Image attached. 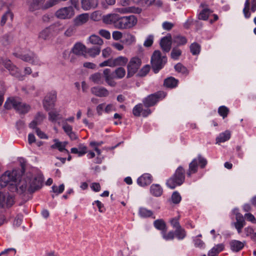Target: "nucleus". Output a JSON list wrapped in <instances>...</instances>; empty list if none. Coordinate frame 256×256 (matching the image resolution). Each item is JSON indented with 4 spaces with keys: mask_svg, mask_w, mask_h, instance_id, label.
<instances>
[{
    "mask_svg": "<svg viewBox=\"0 0 256 256\" xmlns=\"http://www.w3.org/2000/svg\"><path fill=\"white\" fill-rule=\"evenodd\" d=\"M20 172L14 170L6 171L0 177V188L6 186L8 184L15 186V189L20 194L26 190L32 193L40 188L42 185L43 178L41 176H36L29 174L20 180Z\"/></svg>",
    "mask_w": 256,
    "mask_h": 256,
    "instance_id": "f257e3e1",
    "label": "nucleus"
},
{
    "mask_svg": "<svg viewBox=\"0 0 256 256\" xmlns=\"http://www.w3.org/2000/svg\"><path fill=\"white\" fill-rule=\"evenodd\" d=\"M185 180V171L182 166L176 170L174 174L166 181L167 186L171 189H174L182 185Z\"/></svg>",
    "mask_w": 256,
    "mask_h": 256,
    "instance_id": "f03ea898",
    "label": "nucleus"
},
{
    "mask_svg": "<svg viewBox=\"0 0 256 256\" xmlns=\"http://www.w3.org/2000/svg\"><path fill=\"white\" fill-rule=\"evenodd\" d=\"M4 107L6 110L14 108L20 114H26L30 110V106L22 102L19 99L9 98L4 103Z\"/></svg>",
    "mask_w": 256,
    "mask_h": 256,
    "instance_id": "7ed1b4c3",
    "label": "nucleus"
},
{
    "mask_svg": "<svg viewBox=\"0 0 256 256\" xmlns=\"http://www.w3.org/2000/svg\"><path fill=\"white\" fill-rule=\"evenodd\" d=\"M167 58L166 56H162L158 50L154 51L151 57V64L154 73H158L166 63Z\"/></svg>",
    "mask_w": 256,
    "mask_h": 256,
    "instance_id": "20e7f679",
    "label": "nucleus"
},
{
    "mask_svg": "<svg viewBox=\"0 0 256 256\" xmlns=\"http://www.w3.org/2000/svg\"><path fill=\"white\" fill-rule=\"evenodd\" d=\"M137 19L134 16H118V22L116 27L119 29L130 28L136 24Z\"/></svg>",
    "mask_w": 256,
    "mask_h": 256,
    "instance_id": "39448f33",
    "label": "nucleus"
},
{
    "mask_svg": "<svg viewBox=\"0 0 256 256\" xmlns=\"http://www.w3.org/2000/svg\"><path fill=\"white\" fill-rule=\"evenodd\" d=\"M2 64L7 69L10 74L18 78L20 80L24 79V76L22 75L20 70L16 66L14 65L10 60H4L2 62Z\"/></svg>",
    "mask_w": 256,
    "mask_h": 256,
    "instance_id": "423d86ee",
    "label": "nucleus"
},
{
    "mask_svg": "<svg viewBox=\"0 0 256 256\" xmlns=\"http://www.w3.org/2000/svg\"><path fill=\"white\" fill-rule=\"evenodd\" d=\"M142 64V60L138 56L132 58L127 66L128 76L130 77L137 72Z\"/></svg>",
    "mask_w": 256,
    "mask_h": 256,
    "instance_id": "0eeeda50",
    "label": "nucleus"
},
{
    "mask_svg": "<svg viewBox=\"0 0 256 256\" xmlns=\"http://www.w3.org/2000/svg\"><path fill=\"white\" fill-rule=\"evenodd\" d=\"M74 14V10L72 6L60 8L56 12V17L62 20L70 19Z\"/></svg>",
    "mask_w": 256,
    "mask_h": 256,
    "instance_id": "6e6552de",
    "label": "nucleus"
},
{
    "mask_svg": "<svg viewBox=\"0 0 256 256\" xmlns=\"http://www.w3.org/2000/svg\"><path fill=\"white\" fill-rule=\"evenodd\" d=\"M164 96L165 94L162 92H160L148 96L143 100L142 102L146 108H148L156 104L160 98Z\"/></svg>",
    "mask_w": 256,
    "mask_h": 256,
    "instance_id": "1a4fd4ad",
    "label": "nucleus"
},
{
    "mask_svg": "<svg viewBox=\"0 0 256 256\" xmlns=\"http://www.w3.org/2000/svg\"><path fill=\"white\" fill-rule=\"evenodd\" d=\"M14 55L26 62H30L33 64H40V60L36 55L31 51H28L26 53L18 54L15 53Z\"/></svg>",
    "mask_w": 256,
    "mask_h": 256,
    "instance_id": "9d476101",
    "label": "nucleus"
},
{
    "mask_svg": "<svg viewBox=\"0 0 256 256\" xmlns=\"http://www.w3.org/2000/svg\"><path fill=\"white\" fill-rule=\"evenodd\" d=\"M45 0H28L27 4L28 6V10L31 12H34L38 10H46L50 8H45V5L46 2L44 3Z\"/></svg>",
    "mask_w": 256,
    "mask_h": 256,
    "instance_id": "9b49d317",
    "label": "nucleus"
},
{
    "mask_svg": "<svg viewBox=\"0 0 256 256\" xmlns=\"http://www.w3.org/2000/svg\"><path fill=\"white\" fill-rule=\"evenodd\" d=\"M56 99V92L55 91H52L48 93L43 101V106L45 110H48L52 108L54 106Z\"/></svg>",
    "mask_w": 256,
    "mask_h": 256,
    "instance_id": "f8f14e48",
    "label": "nucleus"
},
{
    "mask_svg": "<svg viewBox=\"0 0 256 256\" xmlns=\"http://www.w3.org/2000/svg\"><path fill=\"white\" fill-rule=\"evenodd\" d=\"M14 204V198L7 192H0V205L2 207L11 206Z\"/></svg>",
    "mask_w": 256,
    "mask_h": 256,
    "instance_id": "ddd939ff",
    "label": "nucleus"
},
{
    "mask_svg": "<svg viewBox=\"0 0 256 256\" xmlns=\"http://www.w3.org/2000/svg\"><path fill=\"white\" fill-rule=\"evenodd\" d=\"M132 114L135 116H140L142 115L144 117H146L151 114V111L149 108L144 109L142 104H139L133 108Z\"/></svg>",
    "mask_w": 256,
    "mask_h": 256,
    "instance_id": "4468645a",
    "label": "nucleus"
},
{
    "mask_svg": "<svg viewBox=\"0 0 256 256\" xmlns=\"http://www.w3.org/2000/svg\"><path fill=\"white\" fill-rule=\"evenodd\" d=\"M172 39L170 34L162 38L160 42V46L164 52H168L170 50Z\"/></svg>",
    "mask_w": 256,
    "mask_h": 256,
    "instance_id": "2eb2a0df",
    "label": "nucleus"
},
{
    "mask_svg": "<svg viewBox=\"0 0 256 256\" xmlns=\"http://www.w3.org/2000/svg\"><path fill=\"white\" fill-rule=\"evenodd\" d=\"M103 77L106 84L111 87H115L116 82L114 81V76L109 68H106L103 70Z\"/></svg>",
    "mask_w": 256,
    "mask_h": 256,
    "instance_id": "dca6fc26",
    "label": "nucleus"
},
{
    "mask_svg": "<svg viewBox=\"0 0 256 256\" xmlns=\"http://www.w3.org/2000/svg\"><path fill=\"white\" fill-rule=\"evenodd\" d=\"M250 2L251 4L250 10L252 12H254L256 10V0H246L244 4V7L243 9V12L244 17L246 18L250 16V12L249 11Z\"/></svg>",
    "mask_w": 256,
    "mask_h": 256,
    "instance_id": "f3484780",
    "label": "nucleus"
},
{
    "mask_svg": "<svg viewBox=\"0 0 256 256\" xmlns=\"http://www.w3.org/2000/svg\"><path fill=\"white\" fill-rule=\"evenodd\" d=\"M90 18L89 14L84 13L77 16L74 19V24L76 26H81L86 24Z\"/></svg>",
    "mask_w": 256,
    "mask_h": 256,
    "instance_id": "a211bd4d",
    "label": "nucleus"
},
{
    "mask_svg": "<svg viewBox=\"0 0 256 256\" xmlns=\"http://www.w3.org/2000/svg\"><path fill=\"white\" fill-rule=\"evenodd\" d=\"M90 90L92 94L98 97H106L109 95L108 90L102 86H94Z\"/></svg>",
    "mask_w": 256,
    "mask_h": 256,
    "instance_id": "6ab92c4d",
    "label": "nucleus"
},
{
    "mask_svg": "<svg viewBox=\"0 0 256 256\" xmlns=\"http://www.w3.org/2000/svg\"><path fill=\"white\" fill-rule=\"evenodd\" d=\"M236 222H234V225L237 230L238 234L242 232V229L246 224V222L243 216L240 213L236 214Z\"/></svg>",
    "mask_w": 256,
    "mask_h": 256,
    "instance_id": "aec40b11",
    "label": "nucleus"
},
{
    "mask_svg": "<svg viewBox=\"0 0 256 256\" xmlns=\"http://www.w3.org/2000/svg\"><path fill=\"white\" fill-rule=\"evenodd\" d=\"M118 16H119L118 14H108L102 16V21L104 24H114L116 26L117 22H118Z\"/></svg>",
    "mask_w": 256,
    "mask_h": 256,
    "instance_id": "412c9836",
    "label": "nucleus"
},
{
    "mask_svg": "<svg viewBox=\"0 0 256 256\" xmlns=\"http://www.w3.org/2000/svg\"><path fill=\"white\" fill-rule=\"evenodd\" d=\"M81 4L82 8L84 10H88L92 8H95L98 5V0H82Z\"/></svg>",
    "mask_w": 256,
    "mask_h": 256,
    "instance_id": "4be33fe9",
    "label": "nucleus"
},
{
    "mask_svg": "<svg viewBox=\"0 0 256 256\" xmlns=\"http://www.w3.org/2000/svg\"><path fill=\"white\" fill-rule=\"evenodd\" d=\"M72 52L76 55L84 56L86 52V48L84 45L78 42L74 45Z\"/></svg>",
    "mask_w": 256,
    "mask_h": 256,
    "instance_id": "5701e85b",
    "label": "nucleus"
},
{
    "mask_svg": "<svg viewBox=\"0 0 256 256\" xmlns=\"http://www.w3.org/2000/svg\"><path fill=\"white\" fill-rule=\"evenodd\" d=\"M152 182V176L150 174H145L138 178L137 180L138 185L144 186L150 184Z\"/></svg>",
    "mask_w": 256,
    "mask_h": 256,
    "instance_id": "b1692460",
    "label": "nucleus"
},
{
    "mask_svg": "<svg viewBox=\"0 0 256 256\" xmlns=\"http://www.w3.org/2000/svg\"><path fill=\"white\" fill-rule=\"evenodd\" d=\"M89 80L95 84H104L103 75L99 72L91 74L89 77Z\"/></svg>",
    "mask_w": 256,
    "mask_h": 256,
    "instance_id": "393cba45",
    "label": "nucleus"
},
{
    "mask_svg": "<svg viewBox=\"0 0 256 256\" xmlns=\"http://www.w3.org/2000/svg\"><path fill=\"white\" fill-rule=\"evenodd\" d=\"M230 244L232 250L238 252L244 248V242H242L237 240H233L230 242Z\"/></svg>",
    "mask_w": 256,
    "mask_h": 256,
    "instance_id": "a878e982",
    "label": "nucleus"
},
{
    "mask_svg": "<svg viewBox=\"0 0 256 256\" xmlns=\"http://www.w3.org/2000/svg\"><path fill=\"white\" fill-rule=\"evenodd\" d=\"M128 62V58L124 56H119L114 58H112L114 67L117 66H124Z\"/></svg>",
    "mask_w": 256,
    "mask_h": 256,
    "instance_id": "bb28decb",
    "label": "nucleus"
},
{
    "mask_svg": "<svg viewBox=\"0 0 256 256\" xmlns=\"http://www.w3.org/2000/svg\"><path fill=\"white\" fill-rule=\"evenodd\" d=\"M230 132L228 130L220 133L216 138V143L220 144L228 140L230 138Z\"/></svg>",
    "mask_w": 256,
    "mask_h": 256,
    "instance_id": "cd10ccee",
    "label": "nucleus"
},
{
    "mask_svg": "<svg viewBox=\"0 0 256 256\" xmlns=\"http://www.w3.org/2000/svg\"><path fill=\"white\" fill-rule=\"evenodd\" d=\"M88 42L93 45H96L100 46L104 44L103 40L98 36L96 35H92L88 38Z\"/></svg>",
    "mask_w": 256,
    "mask_h": 256,
    "instance_id": "c85d7f7f",
    "label": "nucleus"
},
{
    "mask_svg": "<svg viewBox=\"0 0 256 256\" xmlns=\"http://www.w3.org/2000/svg\"><path fill=\"white\" fill-rule=\"evenodd\" d=\"M152 194L155 196H160L162 193V189L158 184H153L150 186V189Z\"/></svg>",
    "mask_w": 256,
    "mask_h": 256,
    "instance_id": "c756f323",
    "label": "nucleus"
},
{
    "mask_svg": "<svg viewBox=\"0 0 256 256\" xmlns=\"http://www.w3.org/2000/svg\"><path fill=\"white\" fill-rule=\"evenodd\" d=\"M45 117L43 114L40 112L38 113L34 120L30 124V128H34L36 125L40 124L42 122Z\"/></svg>",
    "mask_w": 256,
    "mask_h": 256,
    "instance_id": "7c9ffc66",
    "label": "nucleus"
},
{
    "mask_svg": "<svg viewBox=\"0 0 256 256\" xmlns=\"http://www.w3.org/2000/svg\"><path fill=\"white\" fill-rule=\"evenodd\" d=\"M198 160L194 158L189 164V168L187 172V175L188 176H190L192 174H194L198 170Z\"/></svg>",
    "mask_w": 256,
    "mask_h": 256,
    "instance_id": "2f4dec72",
    "label": "nucleus"
},
{
    "mask_svg": "<svg viewBox=\"0 0 256 256\" xmlns=\"http://www.w3.org/2000/svg\"><path fill=\"white\" fill-rule=\"evenodd\" d=\"M54 144L51 146L52 148H58L61 152H66L69 154L68 150L65 148L66 144L62 142L58 141V140H54Z\"/></svg>",
    "mask_w": 256,
    "mask_h": 256,
    "instance_id": "473e14b6",
    "label": "nucleus"
},
{
    "mask_svg": "<svg viewBox=\"0 0 256 256\" xmlns=\"http://www.w3.org/2000/svg\"><path fill=\"white\" fill-rule=\"evenodd\" d=\"M172 42L176 44L177 46H181L187 43V40L186 38L184 36L177 35L174 36Z\"/></svg>",
    "mask_w": 256,
    "mask_h": 256,
    "instance_id": "72a5a7b5",
    "label": "nucleus"
},
{
    "mask_svg": "<svg viewBox=\"0 0 256 256\" xmlns=\"http://www.w3.org/2000/svg\"><path fill=\"white\" fill-rule=\"evenodd\" d=\"M224 248V245L222 244H218L214 246L208 252V256H216Z\"/></svg>",
    "mask_w": 256,
    "mask_h": 256,
    "instance_id": "f704fd0d",
    "label": "nucleus"
},
{
    "mask_svg": "<svg viewBox=\"0 0 256 256\" xmlns=\"http://www.w3.org/2000/svg\"><path fill=\"white\" fill-rule=\"evenodd\" d=\"M48 114L49 120L52 122H56L62 118L59 112L56 110H52L48 112Z\"/></svg>",
    "mask_w": 256,
    "mask_h": 256,
    "instance_id": "c9c22d12",
    "label": "nucleus"
},
{
    "mask_svg": "<svg viewBox=\"0 0 256 256\" xmlns=\"http://www.w3.org/2000/svg\"><path fill=\"white\" fill-rule=\"evenodd\" d=\"M178 83V80L173 77L166 78L164 81V85L168 88H173L176 87Z\"/></svg>",
    "mask_w": 256,
    "mask_h": 256,
    "instance_id": "e433bc0d",
    "label": "nucleus"
},
{
    "mask_svg": "<svg viewBox=\"0 0 256 256\" xmlns=\"http://www.w3.org/2000/svg\"><path fill=\"white\" fill-rule=\"evenodd\" d=\"M52 30L50 28H46L42 30L39 34V38L46 40L48 39L52 35Z\"/></svg>",
    "mask_w": 256,
    "mask_h": 256,
    "instance_id": "4c0bfd02",
    "label": "nucleus"
},
{
    "mask_svg": "<svg viewBox=\"0 0 256 256\" xmlns=\"http://www.w3.org/2000/svg\"><path fill=\"white\" fill-rule=\"evenodd\" d=\"M100 50L101 48L100 46H96L86 50V53H88L90 56L94 58L100 54Z\"/></svg>",
    "mask_w": 256,
    "mask_h": 256,
    "instance_id": "58836bf2",
    "label": "nucleus"
},
{
    "mask_svg": "<svg viewBox=\"0 0 256 256\" xmlns=\"http://www.w3.org/2000/svg\"><path fill=\"white\" fill-rule=\"evenodd\" d=\"M138 214L140 217L144 218L150 217L153 216V212L152 211L144 208H140Z\"/></svg>",
    "mask_w": 256,
    "mask_h": 256,
    "instance_id": "ea45409f",
    "label": "nucleus"
},
{
    "mask_svg": "<svg viewBox=\"0 0 256 256\" xmlns=\"http://www.w3.org/2000/svg\"><path fill=\"white\" fill-rule=\"evenodd\" d=\"M154 227L162 232L166 230V225L165 222L162 220H157L154 222Z\"/></svg>",
    "mask_w": 256,
    "mask_h": 256,
    "instance_id": "a19ab883",
    "label": "nucleus"
},
{
    "mask_svg": "<svg viewBox=\"0 0 256 256\" xmlns=\"http://www.w3.org/2000/svg\"><path fill=\"white\" fill-rule=\"evenodd\" d=\"M174 232L177 238L180 240H183L186 236V232L182 227L176 229Z\"/></svg>",
    "mask_w": 256,
    "mask_h": 256,
    "instance_id": "79ce46f5",
    "label": "nucleus"
},
{
    "mask_svg": "<svg viewBox=\"0 0 256 256\" xmlns=\"http://www.w3.org/2000/svg\"><path fill=\"white\" fill-rule=\"evenodd\" d=\"M115 74V77L117 78H122L126 75V70L124 68L122 67H119L115 70L114 71Z\"/></svg>",
    "mask_w": 256,
    "mask_h": 256,
    "instance_id": "37998d69",
    "label": "nucleus"
},
{
    "mask_svg": "<svg viewBox=\"0 0 256 256\" xmlns=\"http://www.w3.org/2000/svg\"><path fill=\"white\" fill-rule=\"evenodd\" d=\"M212 12L208 8H204L199 14L198 18L202 20H206L210 14Z\"/></svg>",
    "mask_w": 256,
    "mask_h": 256,
    "instance_id": "c03bdc74",
    "label": "nucleus"
},
{
    "mask_svg": "<svg viewBox=\"0 0 256 256\" xmlns=\"http://www.w3.org/2000/svg\"><path fill=\"white\" fill-rule=\"evenodd\" d=\"M190 50L193 55L198 54L200 50V46L198 44L194 42L190 45Z\"/></svg>",
    "mask_w": 256,
    "mask_h": 256,
    "instance_id": "a18cd8bd",
    "label": "nucleus"
},
{
    "mask_svg": "<svg viewBox=\"0 0 256 256\" xmlns=\"http://www.w3.org/2000/svg\"><path fill=\"white\" fill-rule=\"evenodd\" d=\"M174 69L176 72H181L182 74H188V73L187 68L180 63L177 64L174 66Z\"/></svg>",
    "mask_w": 256,
    "mask_h": 256,
    "instance_id": "49530a36",
    "label": "nucleus"
},
{
    "mask_svg": "<svg viewBox=\"0 0 256 256\" xmlns=\"http://www.w3.org/2000/svg\"><path fill=\"white\" fill-rule=\"evenodd\" d=\"M181 54V50L177 48H174L172 50L170 56L174 60H178Z\"/></svg>",
    "mask_w": 256,
    "mask_h": 256,
    "instance_id": "de8ad7c7",
    "label": "nucleus"
},
{
    "mask_svg": "<svg viewBox=\"0 0 256 256\" xmlns=\"http://www.w3.org/2000/svg\"><path fill=\"white\" fill-rule=\"evenodd\" d=\"M229 112V109L225 106H220L218 109L219 114L222 116L223 118H226Z\"/></svg>",
    "mask_w": 256,
    "mask_h": 256,
    "instance_id": "09e8293b",
    "label": "nucleus"
},
{
    "mask_svg": "<svg viewBox=\"0 0 256 256\" xmlns=\"http://www.w3.org/2000/svg\"><path fill=\"white\" fill-rule=\"evenodd\" d=\"M166 230L162 232L163 238L166 240H172L174 238V232L172 231H170L168 233H166Z\"/></svg>",
    "mask_w": 256,
    "mask_h": 256,
    "instance_id": "8fccbe9b",
    "label": "nucleus"
},
{
    "mask_svg": "<svg viewBox=\"0 0 256 256\" xmlns=\"http://www.w3.org/2000/svg\"><path fill=\"white\" fill-rule=\"evenodd\" d=\"M90 18L94 21H98L102 18V13L100 11L97 10L92 13Z\"/></svg>",
    "mask_w": 256,
    "mask_h": 256,
    "instance_id": "3c124183",
    "label": "nucleus"
},
{
    "mask_svg": "<svg viewBox=\"0 0 256 256\" xmlns=\"http://www.w3.org/2000/svg\"><path fill=\"white\" fill-rule=\"evenodd\" d=\"M67 0H48L46 2V4L45 5V8H52V6L58 4L60 2H65Z\"/></svg>",
    "mask_w": 256,
    "mask_h": 256,
    "instance_id": "603ef678",
    "label": "nucleus"
},
{
    "mask_svg": "<svg viewBox=\"0 0 256 256\" xmlns=\"http://www.w3.org/2000/svg\"><path fill=\"white\" fill-rule=\"evenodd\" d=\"M172 200L174 204H178L181 200V196L177 192H173L172 197Z\"/></svg>",
    "mask_w": 256,
    "mask_h": 256,
    "instance_id": "864d4df0",
    "label": "nucleus"
},
{
    "mask_svg": "<svg viewBox=\"0 0 256 256\" xmlns=\"http://www.w3.org/2000/svg\"><path fill=\"white\" fill-rule=\"evenodd\" d=\"M180 218V216H178V217L174 218L170 220L171 225L175 229L178 228L179 227H181L179 223Z\"/></svg>",
    "mask_w": 256,
    "mask_h": 256,
    "instance_id": "5fc2aeb1",
    "label": "nucleus"
},
{
    "mask_svg": "<svg viewBox=\"0 0 256 256\" xmlns=\"http://www.w3.org/2000/svg\"><path fill=\"white\" fill-rule=\"evenodd\" d=\"M9 18H10L11 20H12V18H13V16L11 12H6L4 14L2 18V19L0 20L1 25L2 26L6 24L7 19Z\"/></svg>",
    "mask_w": 256,
    "mask_h": 256,
    "instance_id": "6e6d98bb",
    "label": "nucleus"
},
{
    "mask_svg": "<svg viewBox=\"0 0 256 256\" xmlns=\"http://www.w3.org/2000/svg\"><path fill=\"white\" fill-rule=\"evenodd\" d=\"M52 188L54 192L58 194H61L64 190V184H62L58 187L56 186H53Z\"/></svg>",
    "mask_w": 256,
    "mask_h": 256,
    "instance_id": "4d7b16f0",
    "label": "nucleus"
},
{
    "mask_svg": "<svg viewBox=\"0 0 256 256\" xmlns=\"http://www.w3.org/2000/svg\"><path fill=\"white\" fill-rule=\"evenodd\" d=\"M79 152V156H81L84 154H86L87 152V148L84 144H80L78 145V148Z\"/></svg>",
    "mask_w": 256,
    "mask_h": 256,
    "instance_id": "13d9d810",
    "label": "nucleus"
},
{
    "mask_svg": "<svg viewBox=\"0 0 256 256\" xmlns=\"http://www.w3.org/2000/svg\"><path fill=\"white\" fill-rule=\"evenodd\" d=\"M154 42V36L152 35L148 36L144 42V45L146 47L150 46Z\"/></svg>",
    "mask_w": 256,
    "mask_h": 256,
    "instance_id": "bf43d9fd",
    "label": "nucleus"
},
{
    "mask_svg": "<svg viewBox=\"0 0 256 256\" xmlns=\"http://www.w3.org/2000/svg\"><path fill=\"white\" fill-rule=\"evenodd\" d=\"M99 66L100 68H102L104 66H110L114 67L113 62H112V58H109L108 60H106L102 62L100 64Z\"/></svg>",
    "mask_w": 256,
    "mask_h": 256,
    "instance_id": "052dcab7",
    "label": "nucleus"
},
{
    "mask_svg": "<svg viewBox=\"0 0 256 256\" xmlns=\"http://www.w3.org/2000/svg\"><path fill=\"white\" fill-rule=\"evenodd\" d=\"M112 52V50L110 48L107 47L102 50V56L104 58H107L111 55Z\"/></svg>",
    "mask_w": 256,
    "mask_h": 256,
    "instance_id": "680f3d73",
    "label": "nucleus"
},
{
    "mask_svg": "<svg viewBox=\"0 0 256 256\" xmlns=\"http://www.w3.org/2000/svg\"><path fill=\"white\" fill-rule=\"evenodd\" d=\"M196 159L198 160V162L202 168H204L207 164L206 159L202 157L200 155H199Z\"/></svg>",
    "mask_w": 256,
    "mask_h": 256,
    "instance_id": "e2e57ef3",
    "label": "nucleus"
},
{
    "mask_svg": "<svg viewBox=\"0 0 256 256\" xmlns=\"http://www.w3.org/2000/svg\"><path fill=\"white\" fill-rule=\"evenodd\" d=\"M126 42L128 44H130L136 41V38L132 34H128L126 38Z\"/></svg>",
    "mask_w": 256,
    "mask_h": 256,
    "instance_id": "0e129e2a",
    "label": "nucleus"
},
{
    "mask_svg": "<svg viewBox=\"0 0 256 256\" xmlns=\"http://www.w3.org/2000/svg\"><path fill=\"white\" fill-rule=\"evenodd\" d=\"M244 218L248 221L253 224H256V219L254 215L250 213H247L244 214Z\"/></svg>",
    "mask_w": 256,
    "mask_h": 256,
    "instance_id": "69168bd1",
    "label": "nucleus"
},
{
    "mask_svg": "<svg viewBox=\"0 0 256 256\" xmlns=\"http://www.w3.org/2000/svg\"><path fill=\"white\" fill-rule=\"evenodd\" d=\"M98 34L106 39L108 40L110 38V34L108 30H99Z\"/></svg>",
    "mask_w": 256,
    "mask_h": 256,
    "instance_id": "338daca9",
    "label": "nucleus"
},
{
    "mask_svg": "<svg viewBox=\"0 0 256 256\" xmlns=\"http://www.w3.org/2000/svg\"><path fill=\"white\" fill-rule=\"evenodd\" d=\"M174 24L168 22H164L162 23V28L164 30H170L174 27Z\"/></svg>",
    "mask_w": 256,
    "mask_h": 256,
    "instance_id": "774afa93",
    "label": "nucleus"
}]
</instances>
